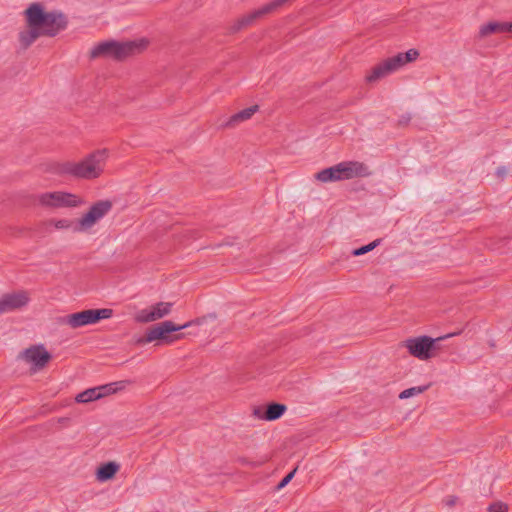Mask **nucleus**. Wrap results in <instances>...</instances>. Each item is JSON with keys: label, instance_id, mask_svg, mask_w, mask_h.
<instances>
[{"label": "nucleus", "instance_id": "f257e3e1", "mask_svg": "<svg viewBox=\"0 0 512 512\" xmlns=\"http://www.w3.org/2000/svg\"><path fill=\"white\" fill-rule=\"evenodd\" d=\"M26 28L19 34L25 47L41 36H55L67 26L66 16L59 10L48 9L43 2H32L23 11Z\"/></svg>", "mask_w": 512, "mask_h": 512}, {"label": "nucleus", "instance_id": "f03ea898", "mask_svg": "<svg viewBox=\"0 0 512 512\" xmlns=\"http://www.w3.org/2000/svg\"><path fill=\"white\" fill-rule=\"evenodd\" d=\"M214 315L210 314L207 316L199 317L194 320L188 321L182 325L176 324L171 320H164L157 324L150 326L144 337L139 340V343L149 344V343H157V344H165L171 345L181 339L184 338V334L176 332H180L181 330L193 327V326H203L210 321L214 320Z\"/></svg>", "mask_w": 512, "mask_h": 512}, {"label": "nucleus", "instance_id": "7ed1b4c3", "mask_svg": "<svg viewBox=\"0 0 512 512\" xmlns=\"http://www.w3.org/2000/svg\"><path fill=\"white\" fill-rule=\"evenodd\" d=\"M108 156L107 149L96 150L81 161H66L59 164L58 173L88 180L98 178L104 171Z\"/></svg>", "mask_w": 512, "mask_h": 512}, {"label": "nucleus", "instance_id": "20e7f679", "mask_svg": "<svg viewBox=\"0 0 512 512\" xmlns=\"http://www.w3.org/2000/svg\"><path fill=\"white\" fill-rule=\"evenodd\" d=\"M149 46V40L138 38L130 41H106L96 45L91 51L92 58L107 57L122 60L142 53Z\"/></svg>", "mask_w": 512, "mask_h": 512}, {"label": "nucleus", "instance_id": "39448f33", "mask_svg": "<svg viewBox=\"0 0 512 512\" xmlns=\"http://www.w3.org/2000/svg\"><path fill=\"white\" fill-rule=\"evenodd\" d=\"M110 200H98L75 218L77 235H92L112 209Z\"/></svg>", "mask_w": 512, "mask_h": 512}, {"label": "nucleus", "instance_id": "423d86ee", "mask_svg": "<svg viewBox=\"0 0 512 512\" xmlns=\"http://www.w3.org/2000/svg\"><path fill=\"white\" fill-rule=\"evenodd\" d=\"M419 57V52L416 49H410L405 53H399L393 57L387 58L366 75L368 82H375L390 74L399 71L408 63L414 62Z\"/></svg>", "mask_w": 512, "mask_h": 512}, {"label": "nucleus", "instance_id": "0eeeda50", "mask_svg": "<svg viewBox=\"0 0 512 512\" xmlns=\"http://www.w3.org/2000/svg\"><path fill=\"white\" fill-rule=\"evenodd\" d=\"M453 335L448 334L438 338H431L429 336L411 337L403 341L402 346L407 349L411 356L421 361H427L436 356V343Z\"/></svg>", "mask_w": 512, "mask_h": 512}, {"label": "nucleus", "instance_id": "6e6552de", "mask_svg": "<svg viewBox=\"0 0 512 512\" xmlns=\"http://www.w3.org/2000/svg\"><path fill=\"white\" fill-rule=\"evenodd\" d=\"M38 202L46 208H78L85 204V199L66 191L44 192L38 195Z\"/></svg>", "mask_w": 512, "mask_h": 512}, {"label": "nucleus", "instance_id": "1a4fd4ad", "mask_svg": "<svg viewBox=\"0 0 512 512\" xmlns=\"http://www.w3.org/2000/svg\"><path fill=\"white\" fill-rule=\"evenodd\" d=\"M111 309H88L77 313L66 315L62 318L61 323L69 326L72 329H77L82 326L95 324L102 319H108L112 316Z\"/></svg>", "mask_w": 512, "mask_h": 512}, {"label": "nucleus", "instance_id": "9d476101", "mask_svg": "<svg viewBox=\"0 0 512 512\" xmlns=\"http://www.w3.org/2000/svg\"><path fill=\"white\" fill-rule=\"evenodd\" d=\"M51 358V354L43 345L29 346L18 355V359L29 367L32 374L43 370Z\"/></svg>", "mask_w": 512, "mask_h": 512}, {"label": "nucleus", "instance_id": "9b49d317", "mask_svg": "<svg viewBox=\"0 0 512 512\" xmlns=\"http://www.w3.org/2000/svg\"><path fill=\"white\" fill-rule=\"evenodd\" d=\"M174 303L159 301L155 302L145 308L139 310L135 316L134 320L138 323L146 324L159 321L167 316H169L173 310Z\"/></svg>", "mask_w": 512, "mask_h": 512}, {"label": "nucleus", "instance_id": "f8f14e48", "mask_svg": "<svg viewBox=\"0 0 512 512\" xmlns=\"http://www.w3.org/2000/svg\"><path fill=\"white\" fill-rule=\"evenodd\" d=\"M128 381H117L97 387L87 389L79 393L75 400L78 403H90L109 395L115 394L126 388Z\"/></svg>", "mask_w": 512, "mask_h": 512}, {"label": "nucleus", "instance_id": "ddd939ff", "mask_svg": "<svg viewBox=\"0 0 512 512\" xmlns=\"http://www.w3.org/2000/svg\"><path fill=\"white\" fill-rule=\"evenodd\" d=\"M30 298L25 291H14L0 296V315L25 307Z\"/></svg>", "mask_w": 512, "mask_h": 512}, {"label": "nucleus", "instance_id": "4468645a", "mask_svg": "<svg viewBox=\"0 0 512 512\" xmlns=\"http://www.w3.org/2000/svg\"><path fill=\"white\" fill-rule=\"evenodd\" d=\"M339 180H347L356 177H367L371 175L369 167L358 161H345L337 165Z\"/></svg>", "mask_w": 512, "mask_h": 512}, {"label": "nucleus", "instance_id": "2eb2a0df", "mask_svg": "<svg viewBox=\"0 0 512 512\" xmlns=\"http://www.w3.org/2000/svg\"><path fill=\"white\" fill-rule=\"evenodd\" d=\"M120 470V464L110 461L100 465L96 470V479L99 482H107L112 480Z\"/></svg>", "mask_w": 512, "mask_h": 512}, {"label": "nucleus", "instance_id": "dca6fc26", "mask_svg": "<svg viewBox=\"0 0 512 512\" xmlns=\"http://www.w3.org/2000/svg\"><path fill=\"white\" fill-rule=\"evenodd\" d=\"M512 32V23L489 22L479 28V36L485 38L491 34Z\"/></svg>", "mask_w": 512, "mask_h": 512}, {"label": "nucleus", "instance_id": "f3484780", "mask_svg": "<svg viewBox=\"0 0 512 512\" xmlns=\"http://www.w3.org/2000/svg\"><path fill=\"white\" fill-rule=\"evenodd\" d=\"M48 225L58 232H70L77 235L75 218L58 217L48 221Z\"/></svg>", "mask_w": 512, "mask_h": 512}, {"label": "nucleus", "instance_id": "a211bd4d", "mask_svg": "<svg viewBox=\"0 0 512 512\" xmlns=\"http://www.w3.org/2000/svg\"><path fill=\"white\" fill-rule=\"evenodd\" d=\"M286 410L287 407L284 404L271 403L260 417L266 421H274L282 417Z\"/></svg>", "mask_w": 512, "mask_h": 512}, {"label": "nucleus", "instance_id": "6ab92c4d", "mask_svg": "<svg viewBox=\"0 0 512 512\" xmlns=\"http://www.w3.org/2000/svg\"><path fill=\"white\" fill-rule=\"evenodd\" d=\"M258 106H251L249 108H246L233 116L230 117V119L225 124L226 127H234L237 124L244 122L252 117V115L257 111Z\"/></svg>", "mask_w": 512, "mask_h": 512}, {"label": "nucleus", "instance_id": "aec40b11", "mask_svg": "<svg viewBox=\"0 0 512 512\" xmlns=\"http://www.w3.org/2000/svg\"><path fill=\"white\" fill-rule=\"evenodd\" d=\"M315 178L324 183L340 181L336 165L316 173Z\"/></svg>", "mask_w": 512, "mask_h": 512}, {"label": "nucleus", "instance_id": "412c9836", "mask_svg": "<svg viewBox=\"0 0 512 512\" xmlns=\"http://www.w3.org/2000/svg\"><path fill=\"white\" fill-rule=\"evenodd\" d=\"M287 1L288 0H274V1L266 4L262 8L258 9L254 14H252V17H257V16H260V15H264V14L270 13L273 10L277 9L278 7H280L281 5H283L284 3H286Z\"/></svg>", "mask_w": 512, "mask_h": 512}, {"label": "nucleus", "instance_id": "4be33fe9", "mask_svg": "<svg viewBox=\"0 0 512 512\" xmlns=\"http://www.w3.org/2000/svg\"><path fill=\"white\" fill-rule=\"evenodd\" d=\"M426 389H427V386L411 387V388L403 390L399 394V398L402 399V400L408 399L410 397H414V396L422 394L423 392L426 391Z\"/></svg>", "mask_w": 512, "mask_h": 512}, {"label": "nucleus", "instance_id": "5701e85b", "mask_svg": "<svg viewBox=\"0 0 512 512\" xmlns=\"http://www.w3.org/2000/svg\"><path fill=\"white\" fill-rule=\"evenodd\" d=\"M380 242H381V239H376L365 246H362L360 248L353 250L352 255L356 256V257L364 255V254L374 250L380 244Z\"/></svg>", "mask_w": 512, "mask_h": 512}, {"label": "nucleus", "instance_id": "b1692460", "mask_svg": "<svg viewBox=\"0 0 512 512\" xmlns=\"http://www.w3.org/2000/svg\"><path fill=\"white\" fill-rule=\"evenodd\" d=\"M509 168L505 165H500L495 170V176L500 179L504 180L509 175Z\"/></svg>", "mask_w": 512, "mask_h": 512}, {"label": "nucleus", "instance_id": "393cba45", "mask_svg": "<svg viewBox=\"0 0 512 512\" xmlns=\"http://www.w3.org/2000/svg\"><path fill=\"white\" fill-rule=\"evenodd\" d=\"M296 468L291 471L289 474H287L282 480L281 482L278 484L277 486V489L278 490H281L283 489L294 477L295 473H296Z\"/></svg>", "mask_w": 512, "mask_h": 512}, {"label": "nucleus", "instance_id": "a878e982", "mask_svg": "<svg viewBox=\"0 0 512 512\" xmlns=\"http://www.w3.org/2000/svg\"><path fill=\"white\" fill-rule=\"evenodd\" d=\"M508 507L503 503H494L489 507V512H507Z\"/></svg>", "mask_w": 512, "mask_h": 512}]
</instances>
